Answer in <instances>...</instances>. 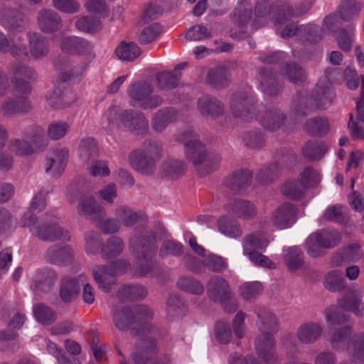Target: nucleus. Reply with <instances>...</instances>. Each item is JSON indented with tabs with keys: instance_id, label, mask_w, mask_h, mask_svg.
Returning <instances> with one entry per match:
<instances>
[{
	"instance_id": "1",
	"label": "nucleus",
	"mask_w": 364,
	"mask_h": 364,
	"mask_svg": "<svg viewBox=\"0 0 364 364\" xmlns=\"http://www.w3.org/2000/svg\"><path fill=\"white\" fill-rule=\"evenodd\" d=\"M158 246L154 231L144 225L136 227L129 239V249L137 260L135 274L139 277H153L158 272V264L153 258Z\"/></svg>"
},
{
	"instance_id": "2",
	"label": "nucleus",
	"mask_w": 364,
	"mask_h": 364,
	"mask_svg": "<svg viewBox=\"0 0 364 364\" xmlns=\"http://www.w3.org/2000/svg\"><path fill=\"white\" fill-rule=\"evenodd\" d=\"M335 97L332 87L328 85L317 84L311 95L306 91L298 92L293 97V113L296 118L305 117L313 109H326Z\"/></svg>"
},
{
	"instance_id": "3",
	"label": "nucleus",
	"mask_w": 364,
	"mask_h": 364,
	"mask_svg": "<svg viewBox=\"0 0 364 364\" xmlns=\"http://www.w3.org/2000/svg\"><path fill=\"white\" fill-rule=\"evenodd\" d=\"M48 144L44 130L40 127H33L22 138L11 139L8 149L16 156L26 157L42 152Z\"/></svg>"
},
{
	"instance_id": "4",
	"label": "nucleus",
	"mask_w": 364,
	"mask_h": 364,
	"mask_svg": "<svg viewBox=\"0 0 364 364\" xmlns=\"http://www.w3.org/2000/svg\"><path fill=\"white\" fill-rule=\"evenodd\" d=\"M129 309L134 318L135 326L132 328V335L144 338L145 341L164 339V331L146 322L154 317V311L151 308L143 304H136Z\"/></svg>"
},
{
	"instance_id": "5",
	"label": "nucleus",
	"mask_w": 364,
	"mask_h": 364,
	"mask_svg": "<svg viewBox=\"0 0 364 364\" xmlns=\"http://www.w3.org/2000/svg\"><path fill=\"white\" fill-rule=\"evenodd\" d=\"M154 91V87L151 83L146 81L135 82L127 89L130 105L144 110L160 107L164 100L159 95H153Z\"/></svg>"
},
{
	"instance_id": "6",
	"label": "nucleus",
	"mask_w": 364,
	"mask_h": 364,
	"mask_svg": "<svg viewBox=\"0 0 364 364\" xmlns=\"http://www.w3.org/2000/svg\"><path fill=\"white\" fill-rule=\"evenodd\" d=\"M255 96L247 92H233L229 98V107L232 115L243 122H250L255 117Z\"/></svg>"
},
{
	"instance_id": "7",
	"label": "nucleus",
	"mask_w": 364,
	"mask_h": 364,
	"mask_svg": "<svg viewBox=\"0 0 364 364\" xmlns=\"http://www.w3.org/2000/svg\"><path fill=\"white\" fill-rule=\"evenodd\" d=\"M286 0H277L270 5L261 1H257L254 6V16H252V29L257 30L265 26L270 21L274 24L279 20Z\"/></svg>"
},
{
	"instance_id": "8",
	"label": "nucleus",
	"mask_w": 364,
	"mask_h": 364,
	"mask_svg": "<svg viewBox=\"0 0 364 364\" xmlns=\"http://www.w3.org/2000/svg\"><path fill=\"white\" fill-rule=\"evenodd\" d=\"M320 181L319 173L314 169L306 167L300 174V181L294 180L287 181L282 187L284 196L296 200L304 196L307 188L316 186Z\"/></svg>"
},
{
	"instance_id": "9",
	"label": "nucleus",
	"mask_w": 364,
	"mask_h": 364,
	"mask_svg": "<svg viewBox=\"0 0 364 364\" xmlns=\"http://www.w3.org/2000/svg\"><path fill=\"white\" fill-rule=\"evenodd\" d=\"M58 46L63 53L84 56L88 62L96 57L93 43L82 37L61 35Z\"/></svg>"
},
{
	"instance_id": "10",
	"label": "nucleus",
	"mask_w": 364,
	"mask_h": 364,
	"mask_svg": "<svg viewBox=\"0 0 364 364\" xmlns=\"http://www.w3.org/2000/svg\"><path fill=\"white\" fill-rule=\"evenodd\" d=\"M254 119H256L265 130L276 132L282 129L286 126L287 115L280 108L273 106L259 109L255 113Z\"/></svg>"
},
{
	"instance_id": "11",
	"label": "nucleus",
	"mask_w": 364,
	"mask_h": 364,
	"mask_svg": "<svg viewBox=\"0 0 364 364\" xmlns=\"http://www.w3.org/2000/svg\"><path fill=\"white\" fill-rule=\"evenodd\" d=\"M256 314L258 318L257 326L260 331V341H273L279 327L277 318L264 307L257 309Z\"/></svg>"
},
{
	"instance_id": "12",
	"label": "nucleus",
	"mask_w": 364,
	"mask_h": 364,
	"mask_svg": "<svg viewBox=\"0 0 364 364\" xmlns=\"http://www.w3.org/2000/svg\"><path fill=\"white\" fill-rule=\"evenodd\" d=\"M176 139L184 144L187 159L193 164H198L203 151V144L198 139L196 133L191 129H186L178 132Z\"/></svg>"
},
{
	"instance_id": "13",
	"label": "nucleus",
	"mask_w": 364,
	"mask_h": 364,
	"mask_svg": "<svg viewBox=\"0 0 364 364\" xmlns=\"http://www.w3.org/2000/svg\"><path fill=\"white\" fill-rule=\"evenodd\" d=\"M32 235L43 242H53L56 240L68 242L70 235L68 230L55 223L45 222L32 229Z\"/></svg>"
},
{
	"instance_id": "14",
	"label": "nucleus",
	"mask_w": 364,
	"mask_h": 364,
	"mask_svg": "<svg viewBox=\"0 0 364 364\" xmlns=\"http://www.w3.org/2000/svg\"><path fill=\"white\" fill-rule=\"evenodd\" d=\"M54 67L63 82H78L86 70L87 65L74 64L70 58L58 57L54 62Z\"/></svg>"
},
{
	"instance_id": "15",
	"label": "nucleus",
	"mask_w": 364,
	"mask_h": 364,
	"mask_svg": "<svg viewBox=\"0 0 364 364\" xmlns=\"http://www.w3.org/2000/svg\"><path fill=\"white\" fill-rule=\"evenodd\" d=\"M77 212L79 215L92 221H100L106 216L104 208L97 203L93 196L88 193H79Z\"/></svg>"
},
{
	"instance_id": "16",
	"label": "nucleus",
	"mask_w": 364,
	"mask_h": 364,
	"mask_svg": "<svg viewBox=\"0 0 364 364\" xmlns=\"http://www.w3.org/2000/svg\"><path fill=\"white\" fill-rule=\"evenodd\" d=\"M69 156L66 147L52 149L45 161V170L52 177H58L65 170Z\"/></svg>"
},
{
	"instance_id": "17",
	"label": "nucleus",
	"mask_w": 364,
	"mask_h": 364,
	"mask_svg": "<svg viewBox=\"0 0 364 364\" xmlns=\"http://www.w3.org/2000/svg\"><path fill=\"white\" fill-rule=\"evenodd\" d=\"M277 77V72L270 67H261L257 69V80L260 89L269 96H276L282 90V85Z\"/></svg>"
},
{
	"instance_id": "18",
	"label": "nucleus",
	"mask_w": 364,
	"mask_h": 364,
	"mask_svg": "<svg viewBox=\"0 0 364 364\" xmlns=\"http://www.w3.org/2000/svg\"><path fill=\"white\" fill-rule=\"evenodd\" d=\"M197 109L203 117L215 119L223 115L225 105L215 97L205 95L198 99Z\"/></svg>"
},
{
	"instance_id": "19",
	"label": "nucleus",
	"mask_w": 364,
	"mask_h": 364,
	"mask_svg": "<svg viewBox=\"0 0 364 364\" xmlns=\"http://www.w3.org/2000/svg\"><path fill=\"white\" fill-rule=\"evenodd\" d=\"M128 160L131 167L141 175L151 176L156 171L157 162L141 150L135 149L132 151Z\"/></svg>"
},
{
	"instance_id": "20",
	"label": "nucleus",
	"mask_w": 364,
	"mask_h": 364,
	"mask_svg": "<svg viewBox=\"0 0 364 364\" xmlns=\"http://www.w3.org/2000/svg\"><path fill=\"white\" fill-rule=\"evenodd\" d=\"M124 126L136 135L145 136L149 131V121L144 114L134 109L125 112Z\"/></svg>"
},
{
	"instance_id": "21",
	"label": "nucleus",
	"mask_w": 364,
	"mask_h": 364,
	"mask_svg": "<svg viewBox=\"0 0 364 364\" xmlns=\"http://www.w3.org/2000/svg\"><path fill=\"white\" fill-rule=\"evenodd\" d=\"M44 257L50 264L63 266L71 263L74 251L69 245H53L46 250Z\"/></svg>"
},
{
	"instance_id": "22",
	"label": "nucleus",
	"mask_w": 364,
	"mask_h": 364,
	"mask_svg": "<svg viewBox=\"0 0 364 364\" xmlns=\"http://www.w3.org/2000/svg\"><path fill=\"white\" fill-rule=\"evenodd\" d=\"M186 163L178 159L168 157L160 166L159 173L161 178L174 181L181 178L186 172Z\"/></svg>"
},
{
	"instance_id": "23",
	"label": "nucleus",
	"mask_w": 364,
	"mask_h": 364,
	"mask_svg": "<svg viewBox=\"0 0 364 364\" xmlns=\"http://www.w3.org/2000/svg\"><path fill=\"white\" fill-rule=\"evenodd\" d=\"M32 109V104L28 97L15 96L6 97L1 105V110L5 117H13L27 113Z\"/></svg>"
},
{
	"instance_id": "24",
	"label": "nucleus",
	"mask_w": 364,
	"mask_h": 364,
	"mask_svg": "<svg viewBox=\"0 0 364 364\" xmlns=\"http://www.w3.org/2000/svg\"><path fill=\"white\" fill-rule=\"evenodd\" d=\"M80 274L75 277H65L60 280L59 298L65 304L73 303L77 298L80 291Z\"/></svg>"
},
{
	"instance_id": "25",
	"label": "nucleus",
	"mask_w": 364,
	"mask_h": 364,
	"mask_svg": "<svg viewBox=\"0 0 364 364\" xmlns=\"http://www.w3.org/2000/svg\"><path fill=\"white\" fill-rule=\"evenodd\" d=\"M188 63L183 62L176 65L172 71H164L156 76L157 87L161 90H169L180 85L182 77L181 70L186 68Z\"/></svg>"
},
{
	"instance_id": "26",
	"label": "nucleus",
	"mask_w": 364,
	"mask_h": 364,
	"mask_svg": "<svg viewBox=\"0 0 364 364\" xmlns=\"http://www.w3.org/2000/svg\"><path fill=\"white\" fill-rule=\"evenodd\" d=\"M296 209L289 203H286L278 207L272 213V222L279 229L291 227L296 221Z\"/></svg>"
},
{
	"instance_id": "27",
	"label": "nucleus",
	"mask_w": 364,
	"mask_h": 364,
	"mask_svg": "<svg viewBox=\"0 0 364 364\" xmlns=\"http://www.w3.org/2000/svg\"><path fill=\"white\" fill-rule=\"evenodd\" d=\"M37 23L42 32L50 34L61 28L62 18L53 10L42 9L38 13Z\"/></svg>"
},
{
	"instance_id": "28",
	"label": "nucleus",
	"mask_w": 364,
	"mask_h": 364,
	"mask_svg": "<svg viewBox=\"0 0 364 364\" xmlns=\"http://www.w3.org/2000/svg\"><path fill=\"white\" fill-rule=\"evenodd\" d=\"M252 4L248 0L239 1L230 14L231 21L240 28H245L252 21Z\"/></svg>"
},
{
	"instance_id": "29",
	"label": "nucleus",
	"mask_w": 364,
	"mask_h": 364,
	"mask_svg": "<svg viewBox=\"0 0 364 364\" xmlns=\"http://www.w3.org/2000/svg\"><path fill=\"white\" fill-rule=\"evenodd\" d=\"M209 298L215 302L230 299L232 293L228 282L223 277L213 276L207 284Z\"/></svg>"
},
{
	"instance_id": "30",
	"label": "nucleus",
	"mask_w": 364,
	"mask_h": 364,
	"mask_svg": "<svg viewBox=\"0 0 364 364\" xmlns=\"http://www.w3.org/2000/svg\"><path fill=\"white\" fill-rule=\"evenodd\" d=\"M114 215L120 226L127 228L134 226L138 221H144L147 219L144 212L136 211L124 205H120L115 208Z\"/></svg>"
},
{
	"instance_id": "31",
	"label": "nucleus",
	"mask_w": 364,
	"mask_h": 364,
	"mask_svg": "<svg viewBox=\"0 0 364 364\" xmlns=\"http://www.w3.org/2000/svg\"><path fill=\"white\" fill-rule=\"evenodd\" d=\"M252 173L247 169L240 168L232 173L224 180V185L235 192H240L247 188L251 183Z\"/></svg>"
},
{
	"instance_id": "32",
	"label": "nucleus",
	"mask_w": 364,
	"mask_h": 364,
	"mask_svg": "<svg viewBox=\"0 0 364 364\" xmlns=\"http://www.w3.org/2000/svg\"><path fill=\"white\" fill-rule=\"evenodd\" d=\"M92 274L99 288L105 292L110 291L114 277L117 275L112 262L97 267L93 269Z\"/></svg>"
},
{
	"instance_id": "33",
	"label": "nucleus",
	"mask_w": 364,
	"mask_h": 364,
	"mask_svg": "<svg viewBox=\"0 0 364 364\" xmlns=\"http://www.w3.org/2000/svg\"><path fill=\"white\" fill-rule=\"evenodd\" d=\"M29 52L36 59L46 57L50 51L49 43L46 37L37 32H28Z\"/></svg>"
},
{
	"instance_id": "34",
	"label": "nucleus",
	"mask_w": 364,
	"mask_h": 364,
	"mask_svg": "<svg viewBox=\"0 0 364 364\" xmlns=\"http://www.w3.org/2000/svg\"><path fill=\"white\" fill-rule=\"evenodd\" d=\"M159 352L157 343H136L132 357L135 364H147Z\"/></svg>"
},
{
	"instance_id": "35",
	"label": "nucleus",
	"mask_w": 364,
	"mask_h": 364,
	"mask_svg": "<svg viewBox=\"0 0 364 364\" xmlns=\"http://www.w3.org/2000/svg\"><path fill=\"white\" fill-rule=\"evenodd\" d=\"M228 210L238 218L252 220L257 214V208L252 201L245 199H237L228 205Z\"/></svg>"
},
{
	"instance_id": "36",
	"label": "nucleus",
	"mask_w": 364,
	"mask_h": 364,
	"mask_svg": "<svg viewBox=\"0 0 364 364\" xmlns=\"http://www.w3.org/2000/svg\"><path fill=\"white\" fill-rule=\"evenodd\" d=\"M323 333V328L319 323L306 321L298 327L296 336L299 341H316L321 338Z\"/></svg>"
},
{
	"instance_id": "37",
	"label": "nucleus",
	"mask_w": 364,
	"mask_h": 364,
	"mask_svg": "<svg viewBox=\"0 0 364 364\" xmlns=\"http://www.w3.org/2000/svg\"><path fill=\"white\" fill-rule=\"evenodd\" d=\"M200 159V162L198 164L193 165L200 176H205L218 168L221 157L216 151L207 152L203 146V151Z\"/></svg>"
},
{
	"instance_id": "38",
	"label": "nucleus",
	"mask_w": 364,
	"mask_h": 364,
	"mask_svg": "<svg viewBox=\"0 0 364 364\" xmlns=\"http://www.w3.org/2000/svg\"><path fill=\"white\" fill-rule=\"evenodd\" d=\"M206 82L214 88H225L230 82L228 68L225 66H217L210 69L206 76Z\"/></svg>"
},
{
	"instance_id": "39",
	"label": "nucleus",
	"mask_w": 364,
	"mask_h": 364,
	"mask_svg": "<svg viewBox=\"0 0 364 364\" xmlns=\"http://www.w3.org/2000/svg\"><path fill=\"white\" fill-rule=\"evenodd\" d=\"M176 111L172 107H164L159 109L151 117V127L156 132H163L176 118Z\"/></svg>"
},
{
	"instance_id": "40",
	"label": "nucleus",
	"mask_w": 364,
	"mask_h": 364,
	"mask_svg": "<svg viewBox=\"0 0 364 364\" xmlns=\"http://www.w3.org/2000/svg\"><path fill=\"white\" fill-rule=\"evenodd\" d=\"M58 280V274L52 269L45 268L38 272L33 278L36 289L43 292L50 291Z\"/></svg>"
},
{
	"instance_id": "41",
	"label": "nucleus",
	"mask_w": 364,
	"mask_h": 364,
	"mask_svg": "<svg viewBox=\"0 0 364 364\" xmlns=\"http://www.w3.org/2000/svg\"><path fill=\"white\" fill-rule=\"evenodd\" d=\"M269 240L262 232H255L246 235L242 240V247L244 254L252 252L257 250L265 248Z\"/></svg>"
},
{
	"instance_id": "42",
	"label": "nucleus",
	"mask_w": 364,
	"mask_h": 364,
	"mask_svg": "<svg viewBox=\"0 0 364 364\" xmlns=\"http://www.w3.org/2000/svg\"><path fill=\"white\" fill-rule=\"evenodd\" d=\"M362 9V4L356 0H341L338 12L343 21H351L358 18Z\"/></svg>"
},
{
	"instance_id": "43",
	"label": "nucleus",
	"mask_w": 364,
	"mask_h": 364,
	"mask_svg": "<svg viewBox=\"0 0 364 364\" xmlns=\"http://www.w3.org/2000/svg\"><path fill=\"white\" fill-rule=\"evenodd\" d=\"M341 309L353 312L355 315L363 316L364 315V305L362 303V293L358 288L353 291V296L345 298L340 303Z\"/></svg>"
},
{
	"instance_id": "44",
	"label": "nucleus",
	"mask_w": 364,
	"mask_h": 364,
	"mask_svg": "<svg viewBox=\"0 0 364 364\" xmlns=\"http://www.w3.org/2000/svg\"><path fill=\"white\" fill-rule=\"evenodd\" d=\"M284 261L289 272H295L304 264V253L299 247H290L285 250Z\"/></svg>"
},
{
	"instance_id": "45",
	"label": "nucleus",
	"mask_w": 364,
	"mask_h": 364,
	"mask_svg": "<svg viewBox=\"0 0 364 364\" xmlns=\"http://www.w3.org/2000/svg\"><path fill=\"white\" fill-rule=\"evenodd\" d=\"M124 248L123 240L118 236H111L101 247L103 258L112 259L119 256Z\"/></svg>"
},
{
	"instance_id": "46",
	"label": "nucleus",
	"mask_w": 364,
	"mask_h": 364,
	"mask_svg": "<svg viewBox=\"0 0 364 364\" xmlns=\"http://www.w3.org/2000/svg\"><path fill=\"white\" fill-rule=\"evenodd\" d=\"M218 229L220 233L231 238H238L242 235L239 223L226 216H222L218 220Z\"/></svg>"
},
{
	"instance_id": "47",
	"label": "nucleus",
	"mask_w": 364,
	"mask_h": 364,
	"mask_svg": "<svg viewBox=\"0 0 364 364\" xmlns=\"http://www.w3.org/2000/svg\"><path fill=\"white\" fill-rule=\"evenodd\" d=\"M146 296L147 290L141 284L123 285L118 291V297L122 300H141Z\"/></svg>"
},
{
	"instance_id": "48",
	"label": "nucleus",
	"mask_w": 364,
	"mask_h": 364,
	"mask_svg": "<svg viewBox=\"0 0 364 364\" xmlns=\"http://www.w3.org/2000/svg\"><path fill=\"white\" fill-rule=\"evenodd\" d=\"M78 152L80 158L83 162L94 161L99 153L95 140L91 137L82 139L79 145Z\"/></svg>"
},
{
	"instance_id": "49",
	"label": "nucleus",
	"mask_w": 364,
	"mask_h": 364,
	"mask_svg": "<svg viewBox=\"0 0 364 364\" xmlns=\"http://www.w3.org/2000/svg\"><path fill=\"white\" fill-rule=\"evenodd\" d=\"M240 139L246 146L257 149L264 146L267 136L261 129H255L243 132L240 135Z\"/></svg>"
},
{
	"instance_id": "50",
	"label": "nucleus",
	"mask_w": 364,
	"mask_h": 364,
	"mask_svg": "<svg viewBox=\"0 0 364 364\" xmlns=\"http://www.w3.org/2000/svg\"><path fill=\"white\" fill-rule=\"evenodd\" d=\"M282 168L277 163H273L262 168L256 174V181L262 185L271 183L278 178Z\"/></svg>"
},
{
	"instance_id": "51",
	"label": "nucleus",
	"mask_w": 364,
	"mask_h": 364,
	"mask_svg": "<svg viewBox=\"0 0 364 364\" xmlns=\"http://www.w3.org/2000/svg\"><path fill=\"white\" fill-rule=\"evenodd\" d=\"M114 322L117 328L121 331L130 330L134 327V318L132 316V311L129 307H124L116 310L113 315Z\"/></svg>"
},
{
	"instance_id": "52",
	"label": "nucleus",
	"mask_w": 364,
	"mask_h": 364,
	"mask_svg": "<svg viewBox=\"0 0 364 364\" xmlns=\"http://www.w3.org/2000/svg\"><path fill=\"white\" fill-rule=\"evenodd\" d=\"M325 288L332 292L341 291L346 288V280L343 272L340 270H333L328 272L323 279Z\"/></svg>"
},
{
	"instance_id": "53",
	"label": "nucleus",
	"mask_w": 364,
	"mask_h": 364,
	"mask_svg": "<svg viewBox=\"0 0 364 364\" xmlns=\"http://www.w3.org/2000/svg\"><path fill=\"white\" fill-rule=\"evenodd\" d=\"M321 39V29L318 26L312 24L299 25L297 33V40L312 43Z\"/></svg>"
},
{
	"instance_id": "54",
	"label": "nucleus",
	"mask_w": 364,
	"mask_h": 364,
	"mask_svg": "<svg viewBox=\"0 0 364 364\" xmlns=\"http://www.w3.org/2000/svg\"><path fill=\"white\" fill-rule=\"evenodd\" d=\"M328 149V145L324 142L309 141L304 146L302 153L305 158L316 161L323 157Z\"/></svg>"
},
{
	"instance_id": "55",
	"label": "nucleus",
	"mask_w": 364,
	"mask_h": 364,
	"mask_svg": "<svg viewBox=\"0 0 364 364\" xmlns=\"http://www.w3.org/2000/svg\"><path fill=\"white\" fill-rule=\"evenodd\" d=\"M282 70L287 79L295 85H301L306 80L305 70L296 63H286Z\"/></svg>"
},
{
	"instance_id": "56",
	"label": "nucleus",
	"mask_w": 364,
	"mask_h": 364,
	"mask_svg": "<svg viewBox=\"0 0 364 364\" xmlns=\"http://www.w3.org/2000/svg\"><path fill=\"white\" fill-rule=\"evenodd\" d=\"M288 17L282 16V12L281 13L279 20L275 23L276 32L283 38L294 37L297 40L299 25L294 22L287 23Z\"/></svg>"
},
{
	"instance_id": "57",
	"label": "nucleus",
	"mask_w": 364,
	"mask_h": 364,
	"mask_svg": "<svg viewBox=\"0 0 364 364\" xmlns=\"http://www.w3.org/2000/svg\"><path fill=\"white\" fill-rule=\"evenodd\" d=\"M166 311L172 318L184 316L186 313L185 301L178 295L171 294L166 302Z\"/></svg>"
},
{
	"instance_id": "58",
	"label": "nucleus",
	"mask_w": 364,
	"mask_h": 364,
	"mask_svg": "<svg viewBox=\"0 0 364 364\" xmlns=\"http://www.w3.org/2000/svg\"><path fill=\"white\" fill-rule=\"evenodd\" d=\"M141 50L134 42L126 43L122 42L115 50L117 57L123 61H133L140 55Z\"/></svg>"
},
{
	"instance_id": "59",
	"label": "nucleus",
	"mask_w": 364,
	"mask_h": 364,
	"mask_svg": "<svg viewBox=\"0 0 364 364\" xmlns=\"http://www.w3.org/2000/svg\"><path fill=\"white\" fill-rule=\"evenodd\" d=\"M33 312L36 319L45 326L52 324L56 319L55 311L50 307L43 304L35 305Z\"/></svg>"
},
{
	"instance_id": "60",
	"label": "nucleus",
	"mask_w": 364,
	"mask_h": 364,
	"mask_svg": "<svg viewBox=\"0 0 364 364\" xmlns=\"http://www.w3.org/2000/svg\"><path fill=\"white\" fill-rule=\"evenodd\" d=\"M136 149L141 150L145 154L151 156L156 162L162 157L164 152L162 144L152 139L144 140Z\"/></svg>"
},
{
	"instance_id": "61",
	"label": "nucleus",
	"mask_w": 364,
	"mask_h": 364,
	"mask_svg": "<svg viewBox=\"0 0 364 364\" xmlns=\"http://www.w3.org/2000/svg\"><path fill=\"white\" fill-rule=\"evenodd\" d=\"M26 317L24 314L17 313L14 315L12 320L9 323V326L11 328H8L5 331L0 332V340L4 341H11L15 340L18 334L14 329L20 328L24 323Z\"/></svg>"
},
{
	"instance_id": "62",
	"label": "nucleus",
	"mask_w": 364,
	"mask_h": 364,
	"mask_svg": "<svg viewBox=\"0 0 364 364\" xmlns=\"http://www.w3.org/2000/svg\"><path fill=\"white\" fill-rule=\"evenodd\" d=\"M305 129L311 135L323 136L328 131V123L322 117L311 118L306 121Z\"/></svg>"
},
{
	"instance_id": "63",
	"label": "nucleus",
	"mask_w": 364,
	"mask_h": 364,
	"mask_svg": "<svg viewBox=\"0 0 364 364\" xmlns=\"http://www.w3.org/2000/svg\"><path fill=\"white\" fill-rule=\"evenodd\" d=\"M77 30L82 32L92 33L102 28L101 21L95 16H82L75 22Z\"/></svg>"
},
{
	"instance_id": "64",
	"label": "nucleus",
	"mask_w": 364,
	"mask_h": 364,
	"mask_svg": "<svg viewBox=\"0 0 364 364\" xmlns=\"http://www.w3.org/2000/svg\"><path fill=\"white\" fill-rule=\"evenodd\" d=\"M176 286L181 291L193 294H202L204 291L203 285L199 281L191 277L179 278Z\"/></svg>"
}]
</instances>
